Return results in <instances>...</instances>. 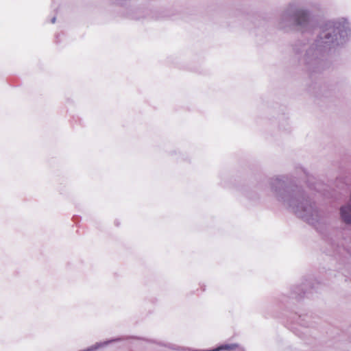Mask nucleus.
<instances>
[{"mask_svg": "<svg viewBox=\"0 0 351 351\" xmlns=\"http://www.w3.org/2000/svg\"><path fill=\"white\" fill-rule=\"evenodd\" d=\"M56 17H53V18L51 19V23H54L56 22Z\"/></svg>", "mask_w": 351, "mask_h": 351, "instance_id": "obj_8", "label": "nucleus"}, {"mask_svg": "<svg viewBox=\"0 0 351 351\" xmlns=\"http://www.w3.org/2000/svg\"><path fill=\"white\" fill-rule=\"evenodd\" d=\"M291 297H292V298H297V296H296V295H293Z\"/></svg>", "mask_w": 351, "mask_h": 351, "instance_id": "obj_10", "label": "nucleus"}, {"mask_svg": "<svg viewBox=\"0 0 351 351\" xmlns=\"http://www.w3.org/2000/svg\"><path fill=\"white\" fill-rule=\"evenodd\" d=\"M238 348L237 343H224L222 345H220L219 346L210 349V350H196V349H192L191 351H230L236 350V348Z\"/></svg>", "mask_w": 351, "mask_h": 351, "instance_id": "obj_6", "label": "nucleus"}, {"mask_svg": "<svg viewBox=\"0 0 351 351\" xmlns=\"http://www.w3.org/2000/svg\"><path fill=\"white\" fill-rule=\"evenodd\" d=\"M305 0H293L289 2L280 14L278 20V27L280 29L288 31L293 26L303 32L309 27L311 21V11L303 8Z\"/></svg>", "mask_w": 351, "mask_h": 351, "instance_id": "obj_3", "label": "nucleus"}, {"mask_svg": "<svg viewBox=\"0 0 351 351\" xmlns=\"http://www.w3.org/2000/svg\"><path fill=\"white\" fill-rule=\"evenodd\" d=\"M238 348H239V349H240V350H242V348H240V347H239V345H238ZM236 349H237V348Z\"/></svg>", "mask_w": 351, "mask_h": 351, "instance_id": "obj_11", "label": "nucleus"}, {"mask_svg": "<svg viewBox=\"0 0 351 351\" xmlns=\"http://www.w3.org/2000/svg\"><path fill=\"white\" fill-rule=\"evenodd\" d=\"M271 191L276 199L292 210L298 217L323 233L329 224L326 215L319 210L314 202L299 186L286 175L276 176L269 181Z\"/></svg>", "mask_w": 351, "mask_h": 351, "instance_id": "obj_2", "label": "nucleus"}, {"mask_svg": "<svg viewBox=\"0 0 351 351\" xmlns=\"http://www.w3.org/2000/svg\"><path fill=\"white\" fill-rule=\"evenodd\" d=\"M129 341L132 344L139 346L144 348L145 351H166L168 349L175 350L170 344L167 345L162 342H157L152 340L141 339L132 336L121 337L118 338L110 339L104 341L97 342L96 343L89 346L86 349L80 351H96L103 348L114 342Z\"/></svg>", "mask_w": 351, "mask_h": 351, "instance_id": "obj_4", "label": "nucleus"}, {"mask_svg": "<svg viewBox=\"0 0 351 351\" xmlns=\"http://www.w3.org/2000/svg\"><path fill=\"white\" fill-rule=\"evenodd\" d=\"M303 173V175L306 178V182L308 186L312 189L317 191H320V187L322 186V184L319 182H315V178L312 176L308 175L304 169H301Z\"/></svg>", "mask_w": 351, "mask_h": 351, "instance_id": "obj_7", "label": "nucleus"}, {"mask_svg": "<svg viewBox=\"0 0 351 351\" xmlns=\"http://www.w3.org/2000/svg\"><path fill=\"white\" fill-rule=\"evenodd\" d=\"M300 325H303L304 326H306L304 324L300 323Z\"/></svg>", "mask_w": 351, "mask_h": 351, "instance_id": "obj_9", "label": "nucleus"}, {"mask_svg": "<svg viewBox=\"0 0 351 351\" xmlns=\"http://www.w3.org/2000/svg\"><path fill=\"white\" fill-rule=\"evenodd\" d=\"M341 220L346 224H351V205L346 204L339 210Z\"/></svg>", "mask_w": 351, "mask_h": 351, "instance_id": "obj_5", "label": "nucleus"}, {"mask_svg": "<svg viewBox=\"0 0 351 351\" xmlns=\"http://www.w3.org/2000/svg\"><path fill=\"white\" fill-rule=\"evenodd\" d=\"M319 33L313 43L306 45L302 40L293 45V52L299 64L310 73L322 71L326 66V54L342 46L351 38V25L344 17L324 21L319 25Z\"/></svg>", "mask_w": 351, "mask_h": 351, "instance_id": "obj_1", "label": "nucleus"}]
</instances>
